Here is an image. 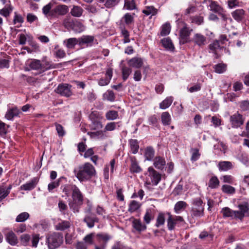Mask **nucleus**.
Masks as SVG:
<instances>
[{
    "mask_svg": "<svg viewBox=\"0 0 249 249\" xmlns=\"http://www.w3.org/2000/svg\"><path fill=\"white\" fill-rule=\"evenodd\" d=\"M73 172L77 179L82 182L90 179L95 175V170L90 163L87 162L75 168Z\"/></svg>",
    "mask_w": 249,
    "mask_h": 249,
    "instance_id": "f257e3e1",
    "label": "nucleus"
},
{
    "mask_svg": "<svg viewBox=\"0 0 249 249\" xmlns=\"http://www.w3.org/2000/svg\"><path fill=\"white\" fill-rule=\"evenodd\" d=\"M46 243L49 249H58L63 243V236L61 233L53 232L46 236Z\"/></svg>",
    "mask_w": 249,
    "mask_h": 249,
    "instance_id": "f03ea898",
    "label": "nucleus"
},
{
    "mask_svg": "<svg viewBox=\"0 0 249 249\" xmlns=\"http://www.w3.org/2000/svg\"><path fill=\"white\" fill-rule=\"evenodd\" d=\"M145 175L146 178L144 184L146 185L156 186L161 180V175L152 167L148 168Z\"/></svg>",
    "mask_w": 249,
    "mask_h": 249,
    "instance_id": "7ed1b4c3",
    "label": "nucleus"
},
{
    "mask_svg": "<svg viewBox=\"0 0 249 249\" xmlns=\"http://www.w3.org/2000/svg\"><path fill=\"white\" fill-rule=\"evenodd\" d=\"M91 122V127L92 129L97 130L103 128L102 121L103 117L101 114L98 111H92L89 116Z\"/></svg>",
    "mask_w": 249,
    "mask_h": 249,
    "instance_id": "20e7f679",
    "label": "nucleus"
},
{
    "mask_svg": "<svg viewBox=\"0 0 249 249\" xmlns=\"http://www.w3.org/2000/svg\"><path fill=\"white\" fill-rule=\"evenodd\" d=\"M71 86L68 84H62L58 86L55 91L62 96L70 97L72 94Z\"/></svg>",
    "mask_w": 249,
    "mask_h": 249,
    "instance_id": "39448f33",
    "label": "nucleus"
},
{
    "mask_svg": "<svg viewBox=\"0 0 249 249\" xmlns=\"http://www.w3.org/2000/svg\"><path fill=\"white\" fill-rule=\"evenodd\" d=\"M244 118L243 116L238 112L233 114L230 116V121L231 126L233 128H238L243 124Z\"/></svg>",
    "mask_w": 249,
    "mask_h": 249,
    "instance_id": "423d86ee",
    "label": "nucleus"
},
{
    "mask_svg": "<svg viewBox=\"0 0 249 249\" xmlns=\"http://www.w3.org/2000/svg\"><path fill=\"white\" fill-rule=\"evenodd\" d=\"M168 218L167 219V227L169 230L172 231L175 229V226L179 222L183 221V218L180 216H173L170 213H168Z\"/></svg>",
    "mask_w": 249,
    "mask_h": 249,
    "instance_id": "0eeeda50",
    "label": "nucleus"
},
{
    "mask_svg": "<svg viewBox=\"0 0 249 249\" xmlns=\"http://www.w3.org/2000/svg\"><path fill=\"white\" fill-rule=\"evenodd\" d=\"M192 41L195 45L199 47H203L208 43V39L206 36L200 33L195 34Z\"/></svg>",
    "mask_w": 249,
    "mask_h": 249,
    "instance_id": "6e6552de",
    "label": "nucleus"
},
{
    "mask_svg": "<svg viewBox=\"0 0 249 249\" xmlns=\"http://www.w3.org/2000/svg\"><path fill=\"white\" fill-rule=\"evenodd\" d=\"M192 30H189L186 24L183 26L179 32V42L184 44L189 41V36Z\"/></svg>",
    "mask_w": 249,
    "mask_h": 249,
    "instance_id": "1a4fd4ad",
    "label": "nucleus"
},
{
    "mask_svg": "<svg viewBox=\"0 0 249 249\" xmlns=\"http://www.w3.org/2000/svg\"><path fill=\"white\" fill-rule=\"evenodd\" d=\"M113 71L112 69L111 68H108L105 73V77L101 78L98 80V85L100 86H105L107 85L112 77Z\"/></svg>",
    "mask_w": 249,
    "mask_h": 249,
    "instance_id": "9d476101",
    "label": "nucleus"
},
{
    "mask_svg": "<svg viewBox=\"0 0 249 249\" xmlns=\"http://www.w3.org/2000/svg\"><path fill=\"white\" fill-rule=\"evenodd\" d=\"M84 221L89 228H92L94 227L95 223L98 222L99 219L92 213H89L85 216Z\"/></svg>",
    "mask_w": 249,
    "mask_h": 249,
    "instance_id": "9b49d317",
    "label": "nucleus"
},
{
    "mask_svg": "<svg viewBox=\"0 0 249 249\" xmlns=\"http://www.w3.org/2000/svg\"><path fill=\"white\" fill-rule=\"evenodd\" d=\"M6 241L11 246H16L18 243V239L12 231H9L5 234Z\"/></svg>",
    "mask_w": 249,
    "mask_h": 249,
    "instance_id": "f8f14e48",
    "label": "nucleus"
},
{
    "mask_svg": "<svg viewBox=\"0 0 249 249\" xmlns=\"http://www.w3.org/2000/svg\"><path fill=\"white\" fill-rule=\"evenodd\" d=\"M72 197L73 201L76 202L79 204H82L83 201V196L79 189L75 186L73 189L72 192Z\"/></svg>",
    "mask_w": 249,
    "mask_h": 249,
    "instance_id": "ddd939ff",
    "label": "nucleus"
},
{
    "mask_svg": "<svg viewBox=\"0 0 249 249\" xmlns=\"http://www.w3.org/2000/svg\"><path fill=\"white\" fill-rule=\"evenodd\" d=\"M38 181V179L36 178H34L30 181L20 186V189L24 191L32 190L36 187Z\"/></svg>",
    "mask_w": 249,
    "mask_h": 249,
    "instance_id": "4468645a",
    "label": "nucleus"
},
{
    "mask_svg": "<svg viewBox=\"0 0 249 249\" xmlns=\"http://www.w3.org/2000/svg\"><path fill=\"white\" fill-rule=\"evenodd\" d=\"M94 40V37L92 36H83L79 38V46L86 45L87 46H91Z\"/></svg>",
    "mask_w": 249,
    "mask_h": 249,
    "instance_id": "2eb2a0df",
    "label": "nucleus"
},
{
    "mask_svg": "<svg viewBox=\"0 0 249 249\" xmlns=\"http://www.w3.org/2000/svg\"><path fill=\"white\" fill-rule=\"evenodd\" d=\"M127 63L129 66L138 69L142 66L143 60L140 57H135L129 60Z\"/></svg>",
    "mask_w": 249,
    "mask_h": 249,
    "instance_id": "dca6fc26",
    "label": "nucleus"
},
{
    "mask_svg": "<svg viewBox=\"0 0 249 249\" xmlns=\"http://www.w3.org/2000/svg\"><path fill=\"white\" fill-rule=\"evenodd\" d=\"M245 13V11L243 9H239L233 11L231 16L234 20L240 22L244 18Z\"/></svg>",
    "mask_w": 249,
    "mask_h": 249,
    "instance_id": "f3484780",
    "label": "nucleus"
},
{
    "mask_svg": "<svg viewBox=\"0 0 249 249\" xmlns=\"http://www.w3.org/2000/svg\"><path fill=\"white\" fill-rule=\"evenodd\" d=\"M41 71H44L50 69L56 68L59 64H54L51 62L43 59L41 62Z\"/></svg>",
    "mask_w": 249,
    "mask_h": 249,
    "instance_id": "a211bd4d",
    "label": "nucleus"
},
{
    "mask_svg": "<svg viewBox=\"0 0 249 249\" xmlns=\"http://www.w3.org/2000/svg\"><path fill=\"white\" fill-rule=\"evenodd\" d=\"M153 165L157 169L162 170L165 165V160L161 157H157L154 160Z\"/></svg>",
    "mask_w": 249,
    "mask_h": 249,
    "instance_id": "6ab92c4d",
    "label": "nucleus"
},
{
    "mask_svg": "<svg viewBox=\"0 0 249 249\" xmlns=\"http://www.w3.org/2000/svg\"><path fill=\"white\" fill-rule=\"evenodd\" d=\"M63 43L68 48L72 49L74 48L76 44H78L79 45V38H70L65 40Z\"/></svg>",
    "mask_w": 249,
    "mask_h": 249,
    "instance_id": "aec40b11",
    "label": "nucleus"
},
{
    "mask_svg": "<svg viewBox=\"0 0 249 249\" xmlns=\"http://www.w3.org/2000/svg\"><path fill=\"white\" fill-rule=\"evenodd\" d=\"M19 113V110L17 107H15L9 109L6 112L5 117L9 120H12L15 117L18 116Z\"/></svg>",
    "mask_w": 249,
    "mask_h": 249,
    "instance_id": "412c9836",
    "label": "nucleus"
},
{
    "mask_svg": "<svg viewBox=\"0 0 249 249\" xmlns=\"http://www.w3.org/2000/svg\"><path fill=\"white\" fill-rule=\"evenodd\" d=\"M210 2L209 7L210 10L217 14H221L224 12L223 9L215 1L209 0Z\"/></svg>",
    "mask_w": 249,
    "mask_h": 249,
    "instance_id": "4be33fe9",
    "label": "nucleus"
},
{
    "mask_svg": "<svg viewBox=\"0 0 249 249\" xmlns=\"http://www.w3.org/2000/svg\"><path fill=\"white\" fill-rule=\"evenodd\" d=\"M142 13L146 16L151 15L153 16L157 14L158 10L153 6H146L142 10Z\"/></svg>",
    "mask_w": 249,
    "mask_h": 249,
    "instance_id": "5701e85b",
    "label": "nucleus"
},
{
    "mask_svg": "<svg viewBox=\"0 0 249 249\" xmlns=\"http://www.w3.org/2000/svg\"><path fill=\"white\" fill-rule=\"evenodd\" d=\"M71 224L68 221L62 220L57 223L55 227V229L58 231H65L70 227Z\"/></svg>",
    "mask_w": 249,
    "mask_h": 249,
    "instance_id": "b1692460",
    "label": "nucleus"
},
{
    "mask_svg": "<svg viewBox=\"0 0 249 249\" xmlns=\"http://www.w3.org/2000/svg\"><path fill=\"white\" fill-rule=\"evenodd\" d=\"M155 151L152 147H147L144 150V156L145 160L150 161L154 158Z\"/></svg>",
    "mask_w": 249,
    "mask_h": 249,
    "instance_id": "393cba45",
    "label": "nucleus"
},
{
    "mask_svg": "<svg viewBox=\"0 0 249 249\" xmlns=\"http://www.w3.org/2000/svg\"><path fill=\"white\" fill-rule=\"evenodd\" d=\"M12 185H9L7 188L3 185L0 186V201L5 198L10 193Z\"/></svg>",
    "mask_w": 249,
    "mask_h": 249,
    "instance_id": "a878e982",
    "label": "nucleus"
},
{
    "mask_svg": "<svg viewBox=\"0 0 249 249\" xmlns=\"http://www.w3.org/2000/svg\"><path fill=\"white\" fill-rule=\"evenodd\" d=\"M97 241L99 243L103 242L102 244H105L107 246V242L111 239V236L107 233H99L97 234Z\"/></svg>",
    "mask_w": 249,
    "mask_h": 249,
    "instance_id": "bb28decb",
    "label": "nucleus"
},
{
    "mask_svg": "<svg viewBox=\"0 0 249 249\" xmlns=\"http://www.w3.org/2000/svg\"><path fill=\"white\" fill-rule=\"evenodd\" d=\"M187 206V203L183 201H179L176 203L174 207V211L177 214L183 211Z\"/></svg>",
    "mask_w": 249,
    "mask_h": 249,
    "instance_id": "cd10ccee",
    "label": "nucleus"
},
{
    "mask_svg": "<svg viewBox=\"0 0 249 249\" xmlns=\"http://www.w3.org/2000/svg\"><path fill=\"white\" fill-rule=\"evenodd\" d=\"M133 228L137 231L140 232L143 231L146 229V226L143 224L139 219H134L132 223Z\"/></svg>",
    "mask_w": 249,
    "mask_h": 249,
    "instance_id": "c85d7f7f",
    "label": "nucleus"
},
{
    "mask_svg": "<svg viewBox=\"0 0 249 249\" xmlns=\"http://www.w3.org/2000/svg\"><path fill=\"white\" fill-rule=\"evenodd\" d=\"M219 170L226 171L232 168L231 162L228 161H220L218 165Z\"/></svg>",
    "mask_w": 249,
    "mask_h": 249,
    "instance_id": "c756f323",
    "label": "nucleus"
},
{
    "mask_svg": "<svg viewBox=\"0 0 249 249\" xmlns=\"http://www.w3.org/2000/svg\"><path fill=\"white\" fill-rule=\"evenodd\" d=\"M174 98L172 96H169L165 99L160 104V108L162 109H165L169 107L172 104Z\"/></svg>",
    "mask_w": 249,
    "mask_h": 249,
    "instance_id": "7c9ffc66",
    "label": "nucleus"
},
{
    "mask_svg": "<svg viewBox=\"0 0 249 249\" xmlns=\"http://www.w3.org/2000/svg\"><path fill=\"white\" fill-rule=\"evenodd\" d=\"M130 170L132 172L140 173L142 171V169L139 165L138 163L135 158H132L131 160Z\"/></svg>",
    "mask_w": 249,
    "mask_h": 249,
    "instance_id": "2f4dec72",
    "label": "nucleus"
},
{
    "mask_svg": "<svg viewBox=\"0 0 249 249\" xmlns=\"http://www.w3.org/2000/svg\"><path fill=\"white\" fill-rule=\"evenodd\" d=\"M54 12L59 15H64L68 12V7L65 5H59L54 8Z\"/></svg>",
    "mask_w": 249,
    "mask_h": 249,
    "instance_id": "473e14b6",
    "label": "nucleus"
},
{
    "mask_svg": "<svg viewBox=\"0 0 249 249\" xmlns=\"http://www.w3.org/2000/svg\"><path fill=\"white\" fill-rule=\"evenodd\" d=\"M161 119L164 125H169L171 122V116L168 112H164L161 114Z\"/></svg>",
    "mask_w": 249,
    "mask_h": 249,
    "instance_id": "72a5a7b5",
    "label": "nucleus"
},
{
    "mask_svg": "<svg viewBox=\"0 0 249 249\" xmlns=\"http://www.w3.org/2000/svg\"><path fill=\"white\" fill-rule=\"evenodd\" d=\"M130 150L132 154H136L139 150V145L137 140L131 139L129 141Z\"/></svg>",
    "mask_w": 249,
    "mask_h": 249,
    "instance_id": "f704fd0d",
    "label": "nucleus"
},
{
    "mask_svg": "<svg viewBox=\"0 0 249 249\" xmlns=\"http://www.w3.org/2000/svg\"><path fill=\"white\" fill-rule=\"evenodd\" d=\"M83 9L79 6H73L71 11V15L75 17H80L83 14Z\"/></svg>",
    "mask_w": 249,
    "mask_h": 249,
    "instance_id": "c9c22d12",
    "label": "nucleus"
},
{
    "mask_svg": "<svg viewBox=\"0 0 249 249\" xmlns=\"http://www.w3.org/2000/svg\"><path fill=\"white\" fill-rule=\"evenodd\" d=\"M161 43L163 47L166 49H168L171 51L174 50V46L171 40L167 37L163 38L161 40Z\"/></svg>",
    "mask_w": 249,
    "mask_h": 249,
    "instance_id": "e433bc0d",
    "label": "nucleus"
},
{
    "mask_svg": "<svg viewBox=\"0 0 249 249\" xmlns=\"http://www.w3.org/2000/svg\"><path fill=\"white\" fill-rule=\"evenodd\" d=\"M85 29V26L77 20H74L72 30L77 33L83 32Z\"/></svg>",
    "mask_w": 249,
    "mask_h": 249,
    "instance_id": "4c0bfd02",
    "label": "nucleus"
},
{
    "mask_svg": "<svg viewBox=\"0 0 249 249\" xmlns=\"http://www.w3.org/2000/svg\"><path fill=\"white\" fill-rule=\"evenodd\" d=\"M141 207V204L136 201L132 200L129 205L128 211L130 213H133L138 210Z\"/></svg>",
    "mask_w": 249,
    "mask_h": 249,
    "instance_id": "58836bf2",
    "label": "nucleus"
},
{
    "mask_svg": "<svg viewBox=\"0 0 249 249\" xmlns=\"http://www.w3.org/2000/svg\"><path fill=\"white\" fill-rule=\"evenodd\" d=\"M29 67L33 70H41V61L37 59L32 60L29 64Z\"/></svg>",
    "mask_w": 249,
    "mask_h": 249,
    "instance_id": "ea45409f",
    "label": "nucleus"
},
{
    "mask_svg": "<svg viewBox=\"0 0 249 249\" xmlns=\"http://www.w3.org/2000/svg\"><path fill=\"white\" fill-rule=\"evenodd\" d=\"M30 217V214L27 212H23L19 213L16 218L17 222H23L27 220Z\"/></svg>",
    "mask_w": 249,
    "mask_h": 249,
    "instance_id": "a19ab883",
    "label": "nucleus"
},
{
    "mask_svg": "<svg viewBox=\"0 0 249 249\" xmlns=\"http://www.w3.org/2000/svg\"><path fill=\"white\" fill-rule=\"evenodd\" d=\"M124 8L128 10H132L136 8L135 0H125Z\"/></svg>",
    "mask_w": 249,
    "mask_h": 249,
    "instance_id": "79ce46f5",
    "label": "nucleus"
},
{
    "mask_svg": "<svg viewBox=\"0 0 249 249\" xmlns=\"http://www.w3.org/2000/svg\"><path fill=\"white\" fill-rule=\"evenodd\" d=\"M219 185V181L216 177H213L209 180L208 186L212 189L218 188Z\"/></svg>",
    "mask_w": 249,
    "mask_h": 249,
    "instance_id": "37998d69",
    "label": "nucleus"
},
{
    "mask_svg": "<svg viewBox=\"0 0 249 249\" xmlns=\"http://www.w3.org/2000/svg\"><path fill=\"white\" fill-rule=\"evenodd\" d=\"M203 207H193L192 210V215L195 217H200L203 215Z\"/></svg>",
    "mask_w": 249,
    "mask_h": 249,
    "instance_id": "c03bdc74",
    "label": "nucleus"
},
{
    "mask_svg": "<svg viewBox=\"0 0 249 249\" xmlns=\"http://www.w3.org/2000/svg\"><path fill=\"white\" fill-rule=\"evenodd\" d=\"M224 217H231L233 218V211L228 207L223 208L221 211Z\"/></svg>",
    "mask_w": 249,
    "mask_h": 249,
    "instance_id": "a18cd8bd",
    "label": "nucleus"
},
{
    "mask_svg": "<svg viewBox=\"0 0 249 249\" xmlns=\"http://www.w3.org/2000/svg\"><path fill=\"white\" fill-rule=\"evenodd\" d=\"M104 2L105 6L107 8H110L117 5L120 0H99Z\"/></svg>",
    "mask_w": 249,
    "mask_h": 249,
    "instance_id": "49530a36",
    "label": "nucleus"
},
{
    "mask_svg": "<svg viewBox=\"0 0 249 249\" xmlns=\"http://www.w3.org/2000/svg\"><path fill=\"white\" fill-rule=\"evenodd\" d=\"M118 117V113L115 110H109L106 113V119L108 120H114Z\"/></svg>",
    "mask_w": 249,
    "mask_h": 249,
    "instance_id": "de8ad7c7",
    "label": "nucleus"
},
{
    "mask_svg": "<svg viewBox=\"0 0 249 249\" xmlns=\"http://www.w3.org/2000/svg\"><path fill=\"white\" fill-rule=\"evenodd\" d=\"M215 72L218 73L224 72L227 70V65L224 63H219L214 66Z\"/></svg>",
    "mask_w": 249,
    "mask_h": 249,
    "instance_id": "09e8293b",
    "label": "nucleus"
},
{
    "mask_svg": "<svg viewBox=\"0 0 249 249\" xmlns=\"http://www.w3.org/2000/svg\"><path fill=\"white\" fill-rule=\"evenodd\" d=\"M82 204H79L73 200L69 202V206L70 209L73 211V213H78L79 211L80 206Z\"/></svg>",
    "mask_w": 249,
    "mask_h": 249,
    "instance_id": "8fccbe9b",
    "label": "nucleus"
},
{
    "mask_svg": "<svg viewBox=\"0 0 249 249\" xmlns=\"http://www.w3.org/2000/svg\"><path fill=\"white\" fill-rule=\"evenodd\" d=\"M171 30V26L169 23H166L163 24L161 27V31L160 32V35L162 36H165L168 35Z\"/></svg>",
    "mask_w": 249,
    "mask_h": 249,
    "instance_id": "3c124183",
    "label": "nucleus"
},
{
    "mask_svg": "<svg viewBox=\"0 0 249 249\" xmlns=\"http://www.w3.org/2000/svg\"><path fill=\"white\" fill-rule=\"evenodd\" d=\"M104 98L110 102L115 100V96L114 92L112 90H107L103 94Z\"/></svg>",
    "mask_w": 249,
    "mask_h": 249,
    "instance_id": "603ef678",
    "label": "nucleus"
},
{
    "mask_svg": "<svg viewBox=\"0 0 249 249\" xmlns=\"http://www.w3.org/2000/svg\"><path fill=\"white\" fill-rule=\"evenodd\" d=\"M221 190L224 193L229 194H233L235 192V189L233 187L228 185H223Z\"/></svg>",
    "mask_w": 249,
    "mask_h": 249,
    "instance_id": "864d4df0",
    "label": "nucleus"
},
{
    "mask_svg": "<svg viewBox=\"0 0 249 249\" xmlns=\"http://www.w3.org/2000/svg\"><path fill=\"white\" fill-rule=\"evenodd\" d=\"M165 220L164 214L163 213H160L157 218L155 226L157 227H159L160 226L164 225Z\"/></svg>",
    "mask_w": 249,
    "mask_h": 249,
    "instance_id": "5fc2aeb1",
    "label": "nucleus"
},
{
    "mask_svg": "<svg viewBox=\"0 0 249 249\" xmlns=\"http://www.w3.org/2000/svg\"><path fill=\"white\" fill-rule=\"evenodd\" d=\"M191 152L192 153L191 160L192 161L198 160L200 156L198 149L197 148H191Z\"/></svg>",
    "mask_w": 249,
    "mask_h": 249,
    "instance_id": "6e6d98bb",
    "label": "nucleus"
},
{
    "mask_svg": "<svg viewBox=\"0 0 249 249\" xmlns=\"http://www.w3.org/2000/svg\"><path fill=\"white\" fill-rule=\"evenodd\" d=\"M74 20L70 18H66L63 20V25L68 30H72Z\"/></svg>",
    "mask_w": 249,
    "mask_h": 249,
    "instance_id": "4d7b16f0",
    "label": "nucleus"
},
{
    "mask_svg": "<svg viewBox=\"0 0 249 249\" xmlns=\"http://www.w3.org/2000/svg\"><path fill=\"white\" fill-rule=\"evenodd\" d=\"M13 8L10 5L5 6L0 10V14L5 17H7L9 16Z\"/></svg>",
    "mask_w": 249,
    "mask_h": 249,
    "instance_id": "13d9d810",
    "label": "nucleus"
},
{
    "mask_svg": "<svg viewBox=\"0 0 249 249\" xmlns=\"http://www.w3.org/2000/svg\"><path fill=\"white\" fill-rule=\"evenodd\" d=\"M75 186L74 185H65L63 186L62 191L67 196H69L71 192H72L73 189Z\"/></svg>",
    "mask_w": 249,
    "mask_h": 249,
    "instance_id": "bf43d9fd",
    "label": "nucleus"
},
{
    "mask_svg": "<svg viewBox=\"0 0 249 249\" xmlns=\"http://www.w3.org/2000/svg\"><path fill=\"white\" fill-rule=\"evenodd\" d=\"M105 131H97L91 133V137L92 138H98L101 139H105L107 136L105 134Z\"/></svg>",
    "mask_w": 249,
    "mask_h": 249,
    "instance_id": "052dcab7",
    "label": "nucleus"
},
{
    "mask_svg": "<svg viewBox=\"0 0 249 249\" xmlns=\"http://www.w3.org/2000/svg\"><path fill=\"white\" fill-rule=\"evenodd\" d=\"M93 236H94V233H91L89 234H87L85 237L84 238L83 240L85 242L84 243H85L87 245H92L93 244Z\"/></svg>",
    "mask_w": 249,
    "mask_h": 249,
    "instance_id": "680f3d73",
    "label": "nucleus"
},
{
    "mask_svg": "<svg viewBox=\"0 0 249 249\" xmlns=\"http://www.w3.org/2000/svg\"><path fill=\"white\" fill-rule=\"evenodd\" d=\"M132 70L131 69L125 67L123 68L122 74L124 80L125 81L128 78Z\"/></svg>",
    "mask_w": 249,
    "mask_h": 249,
    "instance_id": "e2e57ef3",
    "label": "nucleus"
},
{
    "mask_svg": "<svg viewBox=\"0 0 249 249\" xmlns=\"http://www.w3.org/2000/svg\"><path fill=\"white\" fill-rule=\"evenodd\" d=\"M183 190L182 185L178 184L172 192V194L174 196H177L182 194Z\"/></svg>",
    "mask_w": 249,
    "mask_h": 249,
    "instance_id": "0e129e2a",
    "label": "nucleus"
},
{
    "mask_svg": "<svg viewBox=\"0 0 249 249\" xmlns=\"http://www.w3.org/2000/svg\"><path fill=\"white\" fill-rule=\"evenodd\" d=\"M240 211L244 214L247 213L249 210V205L247 203H244L238 205Z\"/></svg>",
    "mask_w": 249,
    "mask_h": 249,
    "instance_id": "69168bd1",
    "label": "nucleus"
},
{
    "mask_svg": "<svg viewBox=\"0 0 249 249\" xmlns=\"http://www.w3.org/2000/svg\"><path fill=\"white\" fill-rule=\"evenodd\" d=\"M59 186V181H55L50 183L48 185V190L49 192H52L53 190Z\"/></svg>",
    "mask_w": 249,
    "mask_h": 249,
    "instance_id": "338daca9",
    "label": "nucleus"
},
{
    "mask_svg": "<svg viewBox=\"0 0 249 249\" xmlns=\"http://www.w3.org/2000/svg\"><path fill=\"white\" fill-rule=\"evenodd\" d=\"M123 18L124 20L125 24H126L127 25H129L133 22V17L129 13L125 14L124 15Z\"/></svg>",
    "mask_w": 249,
    "mask_h": 249,
    "instance_id": "774afa93",
    "label": "nucleus"
}]
</instances>
